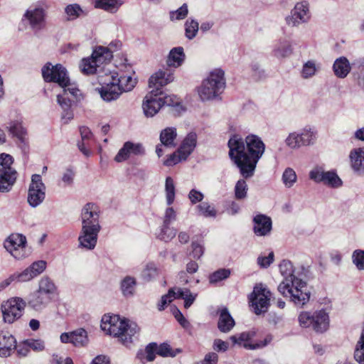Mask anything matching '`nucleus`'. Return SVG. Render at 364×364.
<instances>
[{"instance_id":"nucleus-39","label":"nucleus","mask_w":364,"mask_h":364,"mask_svg":"<svg viewBox=\"0 0 364 364\" xmlns=\"http://www.w3.org/2000/svg\"><path fill=\"white\" fill-rule=\"evenodd\" d=\"M176 229L171 227V224L163 223L159 232L157 233V238L165 242H168L176 237Z\"/></svg>"},{"instance_id":"nucleus-18","label":"nucleus","mask_w":364,"mask_h":364,"mask_svg":"<svg viewBox=\"0 0 364 364\" xmlns=\"http://www.w3.org/2000/svg\"><path fill=\"white\" fill-rule=\"evenodd\" d=\"M114 75L105 74V76H99L98 82L101 85L100 88H97L102 99L106 102L115 100L122 94L120 89L116 85L115 81L112 80Z\"/></svg>"},{"instance_id":"nucleus-40","label":"nucleus","mask_w":364,"mask_h":364,"mask_svg":"<svg viewBox=\"0 0 364 364\" xmlns=\"http://www.w3.org/2000/svg\"><path fill=\"white\" fill-rule=\"evenodd\" d=\"M274 55L277 58H284L291 55L292 53V47L287 41H279L275 46Z\"/></svg>"},{"instance_id":"nucleus-24","label":"nucleus","mask_w":364,"mask_h":364,"mask_svg":"<svg viewBox=\"0 0 364 364\" xmlns=\"http://www.w3.org/2000/svg\"><path fill=\"white\" fill-rule=\"evenodd\" d=\"M173 73L168 70H159L153 74L149 80V86L152 90H160V87L173 81Z\"/></svg>"},{"instance_id":"nucleus-13","label":"nucleus","mask_w":364,"mask_h":364,"mask_svg":"<svg viewBox=\"0 0 364 364\" xmlns=\"http://www.w3.org/2000/svg\"><path fill=\"white\" fill-rule=\"evenodd\" d=\"M42 75L46 82L58 83L61 87L74 85L70 82L66 69L60 64L52 65L47 63L41 70Z\"/></svg>"},{"instance_id":"nucleus-33","label":"nucleus","mask_w":364,"mask_h":364,"mask_svg":"<svg viewBox=\"0 0 364 364\" xmlns=\"http://www.w3.org/2000/svg\"><path fill=\"white\" fill-rule=\"evenodd\" d=\"M352 76L357 85L364 89V58L353 60Z\"/></svg>"},{"instance_id":"nucleus-53","label":"nucleus","mask_w":364,"mask_h":364,"mask_svg":"<svg viewBox=\"0 0 364 364\" xmlns=\"http://www.w3.org/2000/svg\"><path fill=\"white\" fill-rule=\"evenodd\" d=\"M158 274V269L154 263H149L141 272L142 278L147 282L154 279Z\"/></svg>"},{"instance_id":"nucleus-29","label":"nucleus","mask_w":364,"mask_h":364,"mask_svg":"<svg viewBox=\"0 0 364 364\" xmlns=\"http://www.w3.org/2000/svg\"><path fill=\"white\" fill-rule=\"evenodd\" d=\"M333 70L335 75L341 79H343L353 71V63L350 64L347 58L344 56L336 59L333 64Z\"/></svg>"},{"instance_id":"nucleus-38","label":"nucleus","mask_w":364,"mask_h":364,"mask_svg":"<svg viewBox=\"0 0 364 364\" xmlns=\"http://www.w3.org/2000/svg\"><path fill=\"white\" fill-rule=\"evenodd\" d=\"M319 66L314 60H309L304 63L300 71L301 78L307 80L316 75Z\"/></svg>"},{"instance_id":"nucleus-46","label":"nucleus","mask_w":364,"mask_h":364,"mask_svg":"<svg viewBox=\"0 0 364 364\" xmlns=\"http://www.w3.org/2000/svg\"><path fill=\"white\" fill-rule=\"evenodd\" d=\"M321 182L335 188L340 186L342 183L341 178L333 171H325L323 181Z\"/></svg>"},{"instance_id":"nucleus-41","label":"nucleus","mask_w":364,"mask_h":364,"mask_svg":"<svg viewBox=\"0 0 364 364\" xmlns=\"http://www.w3.org/2000/svg\"><path fill=\"white\" fill-rule=\"evenodd\" d=\"M165 193L166 204L168 205H172L175 200L176 188L173 179L170 176L166 178Z\"/></svg>"},{"instance_id":"nucleus-5","label":"nucleus","mask_w":364,"mask_h":364,"mask_svg":"<svg viewBox=\"0 0 364 364\" xmlns=\"http://www.w3.org/2000/svg\"><path fill=\"white\" fill-rule=\"evenodd\" d=\"M57 293V287L48 277H42L38 282V289L31 295L28 304L36 311L44 309L53 299Z\"/></svg>"},{"instance_id":"nucleus-11","label":"nucleus","mask_w":364,"mask_h":364,"mask_svg":"<svg viewBox=\"0 0 364 364\" xmlns=\"http://www.w3.org/2000/svg\"><path fill=\"white\" fill-rule=\"evenodd\" d=\"M26 304L20 297H11L2 302L1 311L5 323H13L23 315Z\"/></svg>"},{"instance_id":"nucleus-60","label":"nucleus","mask_w":364,"mask_h":364,"mask_svg":"<svg viewBox=\"0 0 364 364\" xmlns=\"http://www.w3.org/2000/svg\"><path fill=\"white\" fill-rule=\"evenodd\" d=\"M254 336V333L242 332L239 335H234L230 336V340L233 343L241 345L242 342L249 341Z\"/></svg>"},{"instance_id":"nucleus-37","label":"nucleus","mask_w":364,"mask_h":364,"mask_svg":"<svg viewBox=\"0 0 364 364\" xmlns=\"http://www.w3.org/2000/svg\"><path fill=\"white\" fill-rule=\"evenodd\" d=\"M95 7L111 13L116 12L122 5L121 0H95Z\"/></svg>"},{"instance_id":"nucleus-34","label":"nucleus","mask_w":364,"mask_h":364,"mask_svg":"<svg viewBox=\"0 0 364 364\" xmlns=\"http://www.w3.org/2000/svg\"><path fill=\"white\" fill-rule=\"evenodd\" d=\"M185 60V53L182 47H176L172 48L167 58V65L168 66L177 68L180 66Z\"/></svg>"},{"instance_id":"nucleus-16","label":"nucleus","mask_w":364,"mask_h":364,"mask_svg":"<svg viewBox=\"0 0 364 364\" xmlns=\"http://www.w3.org/2000/svg\"><path fill=\"white\" fill-rule=\"evenodd\" d=\"M46 10L41 6H35L26 11L22 20L26 21L30 28L37 33L46 28Z\"/></svg>"},{"instance_id":"nucleus-58","label":"nucleus","mask_w":364,"mask_h":364,"mask_svg":"<svg viewBox=\"0 0 364 364\" xmlns=\"http://www.w3.org/2000/svg\"><path fill=\"white\" fill-rule=\"evenodd\" d=\"M186 159H183L182 154L178 153L177 151L176 152L169 155V156L164 161V165L166 166H172L181 162V161H185Z\"/></svg>"},{"instance_id":"nucleus-25","label":"nucleus","mask_w":364,"mask_h":364,"mask_svg":"<svg viewBox=\"0 0 364 364\" xmlns=\"http://www.w3.org/2000/svg\"><path fill=\"white\" fill-rule=\"evenodd\" d=\"M100 230L82 228L78 237L80 246L87 250H93L96 246Z\"/></svg>"},{"instance_id":"nucleus-52","label":"nucleus","mask_w":364,"mask_h":364,"mask_svg":"<svg viewBox=\"0 0 364 364\" xmlns=\"http://www.w3.org/2000/svg\"><path fill=\"white\" fill-rule=\"evenodd\" d=\"M159 98L163 106H176L179 105V99L173 95H166L163 91L159 90Z\"/></svg>"},{"instance_id":"nucleus-19","label":"nucleus","mask_w":364,"mask_h":364,"mask_svg":"<svg viewBox=\"0 0 364 364\" xmlns=\"http://www.w3.org/2000/svg\"><path fill=\"white\" fill-rule=\"evenodd\" d=\"M271 292L262 284L255 287L250 302L256 314L266 312L269 304Z\"/></svg>"},{"instance_id":"nucleus-59","label":"nucleus","mask_w":364,"mask_h":364,"mask_svg":"<svg viewBox=\"0 0 364 364\" xmlns=\"http://www.w3.org/2000/svg\"><path fill=\"white\" fill-rule=\"evenodd\" d=\"M65 12L70 19H75L80 16L82 10L77 4H70L65 8Z\"/></svg>"},{"instance_id":"nucleus-35","label":"nucleus","mask_w":364,"mask_h":364,"mask_svg":"<svg viewBox=\"0 0 364 364\" xmlns=\"http://www.w3.org/2000/svg\"><path fill=\"white\" fill-rule=\"evenodd\" d=\"M177 136L176 129L175 127H166L161 130L159 136L160 141L165 147H174L176 146L175 140Z\"/></svg>"},{"instance_id":"nucleus-6","label":"nucleus","mask_w":364,"mask_h":364,"mask_svg":"<svg viewBox=\"0 0 364 364\" xmlns=\"http://www.w3.org/2000/svg\"><path fill=\"white\" fill-rule=\"evenodd\" d=\"M112 57L110 48L99 46L93 50L91 57L82 60L80 68L85 75L94 74L101 65L109 62Z\"/></svg>"},{"instance_id":"nucleus-45","label":"nucleus","mask_w":364,"mask_h":364,"mask_svg":"<svg viewBox=\"0 0 364 364\" xmlns=\"http://www.w3.org/2000/svg\"><path fill=\"white\" fill-rule=\"evenodd\" d=\"M297 176L291 168H287L282 174V180L287 188H291L296 182Z\"/></svg>"},{"instance_id":"nucleus-26","label":"nucleus","mask_w":364,"mask_h":364,"mask_svg":"<svg viewBox=\"0 0 364 364\" xmlns=\"http://www.w3.org/2000/svg\"><path fill=\"white\" fill-rule=\"evenodd\" d=\"M350 166L358 175L364 174V146L353 149L349 153Z\"/></svg>"},{"instance_id":"nucleus-17","label":"nucleus","mask_w":364,"mask_h":364,"mask_svg":"<svg viewBox=\"0 0 364 364\" xmlns=\"http://www.w3.org/2000/svg\"><path fill=\"white\" fill-rule=\"evenodd\" d=\"M46 198V186L43 183L41 176L33 174L28 191V203L36 208L41 205Z\"/></svg>"},{"instance_id":"nucleus-32","label":"nucleus","mask_w":364,"mask_h":364,"mask_svg":"<svg viewBox=\"0 0 364 364\" xmlns=\"http://www.w3.org/2000/svg\"><path fill=\"white\" fill-rule=\"evenodd\" d=\"M235 323L227 308H223L219 311L218 322V329L223 333H228L235 326Z\"/></svg>"},{"instance_id":"nucleus-15","label":"nucleus","mask_w":364,"mask_h":364,"mask_svg":"<svg viewBox=\"0 0 364 364\" xmlns=\"http://www.w3.org/2000/svg\"><path fill=\"white\" fill-rule=\"evenodd\" d=\"M311 18L310 5L306 1H299L290 11V14L285 17L288 26L299 27L300 25L307 23Z\"/></svg>"},{"instance_id":"nucleus-47","label":"nucleus","mask_w":364,"mask_h":364,"mask_svg":"<svg viewBox=\"0 0 364 364\" xmlns=\"http://www.w3.org/2000/svg\"><path fill=\"white\" fill-rule=\"evenodd\" d=\"M196 208L199 214L205 218H215L217 215V211L214 206L208 202H203L200 205H197Z\"/></svg>"},{"instance_id":"nucleus-36","label":"nucleus","mask_w":364,"mask_h":364,"mask_svg":"<svg viewBox=\"0 0 364 364\" xmlns=\"http://www.w3.org/2000/svg\"><path fill=\"white\" fill-rule=\"evenodd\" d=\"M136 280L131 276H126L120 282V289L124 296L132 297L135 294Z\"/></svg>"},{"instance_id":"nucleus-55","label":"nucleus","mask_w":364,"mask_h":364,"mask_svg":"<svg viewBox=\"0 0 364 364\" xmlns=\"http://www.w3.org/2000/svg\"><path fill=\"white\" fill-rule=\"evenodd\" d=\"M10 133L18 139H22L25 134V130L21 124L18 122H11L8 126Z\"/></svg>"},{"instance_id":"nucleus-20","label":"nucleus","mask_w":364,"mask_h":364,"mask_svg":"<svg viewBox=\"0 0 364 364\" xmlns=\"http://www.w3.org/2000/svg\"><path fill=\"white\" fill-rule=\"evenodd\" d=\"M82 228L101 229L100 224V208L92 203L84 205L81 212Z\"/></svg>"},{"instance_id":"nucleus-43","label":"nucleus","mask_w":364,"mask_h":364,"mask_svg":"<svg viewBox=\"0 0 364 364\" xmlns=\"http://www.w3.org/2000/svg\"><path fill=\"white\" fill-rule=\"evenodd\" d=\"M184 26L186 37L189 40L194 38L199 29L198 22L194 19L188 18L186 20Z\"/></svg>"},{"instance_id":"nucleus-23","label":"nucleus","mask_w":364,"mask_h":364,"mask_svg":"<svg viewBox=\"0 0 364 364\" xmlns=\"http://www.w3.org/2000/svg\"><path fill=\"white\" fill-rule=\"evenodd\" d=\"M60 339L63 343H70L76 347H84L89 341L87 333L83 328H78L69 333H63Z\"/></svg>"},{"instance_id":"nucleus-49","label":"nucleus","mask_w":364,"mask_h":364,"mask_svg":"<svg viewBox=\"0 0 364 364\" xmlns=\"http://www.w3.org/2000/svg\"><path fill=\"white\" fill-rule=\"evenodd\" d=\"M247 184L243 179H240L235 186V197L237 200H242L247 197Z\"/></svg>"},{"instance_id":"nucleus-1","label":"nucleus","mask_w":364,"mask_h":364,"mask_svg":"<svg viewBox=\"0 0 364 364\" xmlns=\"http://www.w3.org/2000/svg\"><path fill=\"white\" fill-rule=\"evenodd\" d=\"M228 145L229 156L239 168L241 175L245 178L252 177L265 151L266 146L262 139L255 134H249L245 139L239 135H233Z\"/></svg>"},{"instance_id":"nucleus-54","label":"nucleus","mask_w":364,"mask_h":364,"mask_svg":"<svg viewBox=\"0 0 364 364\" xmlns=\"http://www.w3.org/2000/svg\"><path fill=\"white\" fill-rule=\"evenodd\" d=\"M188 13V6L183 4L179 9L170 12V19L171 21L181 20L185 18Z\"/></svg>"},{"instance_id":"nucleus-22","label":"nucleus","mask_w":364,"mask_h":364,"mask_svg":"<svg viewBox=\"0 0 364 364\" xmlns=\"http://www.w3.org/2000/svg\"><path fill=\"white\" fill-rule=\"evenodd\" d=\"M144 154L145 149L141 144L128 141L124 143L114 160L117 163H122L128 160L131 155L141 156Z\"/></svg>"},{"instance_id":"nucleus-27","label":"nucleus","mask_w":364,"mask_h":364,"mask_svg":"<svg viewBox=\"0 0 364 364\" xmlns=\"http://www.w3.org/2000/svg\"><path fill=\"white\" fill-rule=\"evenodd\" d=\"M254 233L257 236L268 235L272 228V222L269 217L264 214H257L253 218Z\"/></svg>"},{"instance_id":"nucleus-30","label":"nucleus","mask_w":364,"mask_h":364,"mask_svg":"<svg viewBox=\"0 0 364 364\" xmlns=\"http://www.w3.org/2000/svg\"><path fill=\"white\" fill-rule=\"evenodd\" d=\"M197 144V134L195 132H190L183 140L178 153L182 154L183 159H187L193 151Z\"/></svg>"},{"instance_id":"nucleus-44","label":"nucleus","mask_w":364,"mask_h":364,"mask_svg":"<svg viewBox=\"0 0 364 364\" xmlns=\"http://www.w3.org/2000/svg\"><path fill=\"white\" fill-rule=\"evenodd\" d=\"M156 344L148 345L144 351L138 353V358L142 362H151L155 359Z\"/></svg>"},{"instance_id":"nucleus-28","label":"nucleus","mask_w":364,"mask_h":364,"mask_svg":"<svg viewBox=\"0 0 364 364\" xmlns=\"http://www.w3.org/2000/svg\"><path fill=\"white\" fill-rule=\"evenodd\" d=\"M16 346V340L9 332H0V357L11 355Z\"/></svg>"},{"instance_id":"nucleus-7","label":"nucleus","mask_w":364,"mask_h":364,"mask_svg":"<svg viewBox=\"0 0 364 364\" xmlns=\"http://www.w3.org/2000/svg\"><path fill=\"white\" fill-rule=\"evenodd\" d=\"M298 320L302 328H311L316 333H323L329 326L328 314L324 309L313 313L303 311L299 315Z\"/></svg>"},{"instance_id":"nucleus-63","label":"nucleus","mask_w":364,"mask_h":364,"mask_svg":"<svg viewBox=\"0 0 364 364\" xmlns=\"http://www.w3.org/2000/svg\"><path fill=\"white\" fill-rule=\"evenodd\" d=\"M176 212L172 207H168L166 208L163 223L166 224H171L176 220Z\"/></svg>"},{"instance_id":"nucleus-2","label":"nucleus","mask_w":364,"mask_h":364,"mask_svg":"<svg viewBox=\"0 0 364 364\" xmlns=\"http://www.w3.org/2000/svg\"><path fill=\"white\" fill-rule=\"evenodd\" d=\"M279 271L284 280L278 286V291L296 306H302L310 299V291L306 283L294 274L292 263L289 260H283L279 264Z\"/></svg>"},{"instance_id":"nucleus-56","label":"nucleus","mask_w":364,"mask_h":364,"mask_svg":"<svg viewBox=\"0 0 364 364\" xmlns=\"http://www.w3.org/2000/svg\"><path fill=\"white\" fill-rule=\"evenodd\" d=\"M156 353L162 357H175L176 355V353L167 343L156 346Z\"/></svg>"},{"instance_id":"nucleus-64","label":"nucleus","mask_w":364,"mask_h":364,"mask_svg":"<svg viewBox=\"0 0 364 364\" xmlns=\"http://www.w3.org/2000/svg\"><path fill=\"white\" fill-rule=\"evenodd\" d=\"M172 313H173L175 318L177 320V321L180 323V325L183 328H188L190 326L189 321L184 317L183 314L176 307H175L172 310Z\"/></svg>"},{"instance_id":"nucleus-4","label":"nucleus","mask_w":364,"mask_h":364,"mask_svg":"<svg viewBox=\"0 0 364 364\" xmlns=\"http://www.w3.org/2000/svg\"><path fill=\"white\" fill-rule=\"evenodd\" d=\"M225 73L217 68L211 71L198 89V95L202 101H209L218 97L225 87Z\"/></svg>"},{"instance_id":"nucleus-50","label":"nucleus","mask_w":364,"mask_h":364,"mask_svg":"<svg viewBox=\"0 0 364 364\" xmlns=\"http://www.w3.org/2000/svg\"><path fill=\"white\" fill-rule=\"evenodd\" d=\"M176 288L170 289L168 294L161 296V301L158 304V309L159 311H163L173 299H176Z\"/></svg>"},{"instance_id":"nucleus-51","label":"nucleus","mask_w":364,"mask_h":364,"mask_svg":"<svg viewBox=\"0 0 364 364\" xmlns=\"http://www.w3.org/2000/svg\"><path fill=\"white\" fill-rule=\"evenodd\" d=\"M230 275V270L228 269H220L209 277V281L211 284L218 283L223 279L228 278Z\"/></svg>"},{"instance_id":"nucleus-61","label":"nucleus","mask_w":364,"mask_h":364,"mask_svg":"<svg viewBox=\"0 0 364 364\" xmlns=\"http://www.w3.org/2000/svg\"><path fill=\"white\" fill-rule=\"evenodd\" d=\"M75 176V171L72 168H68L62 175V181L65 186H71L73 183Z\"/></svg>"},{"instance_id":"nucleus-14","label":"nucleus","mask_w":364,"mask_h":364,"mask_svg":"<svg viewBox=\"0 0 364 364\" xmlns=\"http://www.w3.org/2000/svg\"><path fill=\"white\" fill-rule=\"evenodd\" d=\"M26 243V236L19 233H12L4 240V247L14 258L21 260L28 256Z\"/></svg>"},{"instance_id":"nucleus-48","label":"nucleus","mask_w":364,"mask_h":364,"mask_svg":"<svg viewBox=\"0 0 364 364\" xmlns=\"http://www.w3.org/2000/svg\"><path fill=\"white\" fill-rule=\"evenodd\" d=\"M353 264L359 271H364V250H355L351 255Z\"/></svg>"},{"instance_id":"nucleus-9","label":"nucleus","mask_w":364,"mask_h":364,"mask_svg":"<svg viewBox=\"0 0 364 364\" xmlns=\"http://www.w3.org/2000/svg\"><path fill=\"white\" fill-rule=\"evenodd\" d=\"M46 268V262L38 260L33 262L28 267L22 272H16L8 278L0 282V289H4L12 283H22L29 282L41 274Z\"/></svg>"},{"instance_id":"nucleus-42","label":"nucleus","mask_w":364,"mask_h":364,"mask_svg":"<svg viewBox=\"0 0 364 364\" xmlns=\"http://www.w3.org/2000/svg\"><path fill=\"white\" fill-rule=\"evenodd\" d=\"M176 299L181 298L184 300V307L188 309L196 299L197 294H193L188 289L176 288Z\"/></svg>"},{"instance_id":"nucleus-8","label":"nucleus","mask_w":364,"mask_h":364,"mask_svg":"<svg viewBox=\"0 0 364 364\" xmlns=\"http://www.w3.org/2000/svg\"><path fill=\"white\" fill-rule=\"evenodd\" d=\"M81 92L74 85L63 88L62 94L57 95V102L61 108V121L63 124H68L74 117L72 103L74 100H80Z\"/></svg>"},{"instance_id":"nucleus-62","label":"nucleus","mask_w":364,"mask_h":364,"mask_svg":"<svg viewBox=\"0 0 364 364\" xmlns=\"http://www.w3.org/2000/svg\"><path fill=\"white\" fill-rule=\"evenodd\" d=\"M274 255L271 252L268 256H259L257 264L262 268H267L274 262Z\"/></svg>"},{"instance_id":"nucleus-3","label":"nucleus","mask_w":364,"mask_h":364,"mask_svg":"<svg viewBox=\"0 0 364 364\" xmlns=\"http://www.w3.org/2000/svg\"><path fill=\"white\" fill-rule=\"evenodd\" d=\"M101 329L107 334L117 337L119 341L128 346L139 333L138 325L118 315L105 314L101 319Z\"/></svg>"},{"instance_id":"nucleus-31","label":"nucleus","mask_w":364,"mask_h":364,"mask_svg":"<svg viewBox=\"0 0 364 364\" xmlns=\"http://www.w3.org/2000/svg\"><path fill=\"white\" fill-rule=\"evenodd\" d=\"M109 74L114 75V77H112V80L115 81L122 93L131 91L136 83V80L131 75H122L119 76L118 73L115 72L110 73Z\"/></svg>"},{"instance_id":"nucleus-12","label":"nucleus","mask_w":364,"mask_h":364,"mask_svg":"<svg viewBox=\"0 0 364 364\" xmlns=\"http://www.w3.org/2000/svg\"><path fill=\"white\" fill-rule=\"evenodd\" d=\"M12 163L10 155L0 154V192L9 191L16 181L17 172L11 166Z\"/></svg>"},{"instance_id":"nucleus-57","label":"nucleus","mask_w":364,"mask_h":364,"mask_svg":"<svg viewBox=\"0 0 364 364\" xmlns=\"http://www.w3.org/2000/svg\"><path fill=\"white\" fill-rule=\"evenodd\" d=\"M26 344L29 346L30 349L36 352H41L45 349V343L41 339H26Z\"/></svg>"},{"instance_id":"nucleus-10","label":"nucleus","mask_w":364,"mask_h":364,"mask_svg":"<svg viewBox=\"0 0 364 364\" xmlns=\"http://www.w3.org/2000/svg\"><path fill=\"white\" fill-rule=\"evenodd\" d=\"M317 135V131L314 127L306 126L302 129L289 133L284 142L290 149L296 150L302 146L313 145Z\"/></svg>"},{"instance_id":"nucleus-21","label":"nucleus","mask_w":364,"mask_h":364,"mask_svg":"<svg viewBox=\"0 0 364 364\" xmlns=\"http://www.w3.org/2000/svg\"><path fill=\"white\" fill-rule=\"evenodd\" d=\"M159 90H151L146 95L142 103V109L144 115L146 117H152L156 114L162 107V103L160 102L159 95Z\"/></svg>"}]
</instances>
